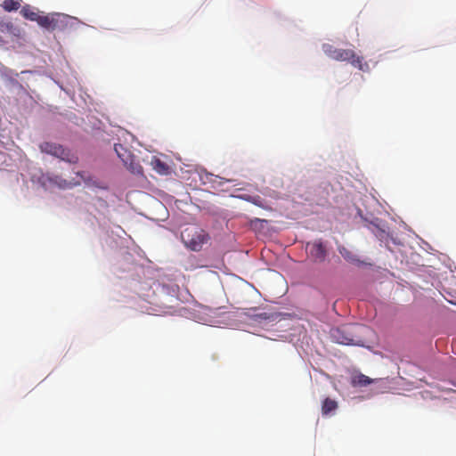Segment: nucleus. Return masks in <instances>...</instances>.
Returning <instances> with one entry per match:
<instances>
[{"instance_id": "9", "label": "nucleus", "mask_w": 456, "mask_h": 456, "mask_svg": "<svg viewBox=\"0 0 456 456\" xmlns=\"http://www.w3.org/2000/svg\"><path fill=\"white\" fill-rule=\"evenodd\" d=\"M151 165L153 169L160 175H167L169 171V167L158 158H153Z\"/></svg>"}, {"instance_id": "13", "label": "nucleus", "mask_w": 456, "mask_h": 456, "mask_svg": "<svg viewBox=\"0 0 456 456\" xmlns=\"http://www.w3.org/2000/svg\"><path fill=\"white\" fill-rule=\"evenodd\" d=\"M261 222H266V221L263 220V219H260V218H254V219L250 220V225L254 226L256 224L261 223Z\"/></svg>"}, {"instance_id": "5", "label": "nucleus", "mask_w": 456, "mask_h": 456, "mask_svg": "<svg viewBox=\"0 0 456 456\" xmlns=\"http://www.w3.org/2000/svg\"><path fill=\"white\" fill-rule=\"evenodd\" d=\"M306 250L314 261L318 263L323 262L327 255L326 248L321 240L308 242Z\"/></svg>"}, {"instance_id": "7", "label": "nucleus", "mask_w": 456, "mask_h": 456, "mask_svg": "<svg viewBox=\"0 0 456 456\" xmlns=\"http://www.w3.org/2000/svg\"><path fill=\"white\" fill-rule=\"evenodd\" d=\"M338 402L329 397L325 398L322 404V415H329L338 409Z\"/></svg>"}, {"instance_id": "1", "label": "nucleus", "mask_w": 456, "mask_h": 456, "mask_svg": "<svg viewBox=\"0 0 456 456\" xmlns=\"http://www.w3.org/2000/svg\"><path fill=\"white\" fill-rule=\"evenodd\" d=\"M322 50L324 53L332 60L338 61H348L360 70H364V68H368V64L363 62V58L357 56L354 51L351 49H339L336 48L332 45L324 44L322 45Z\"/></svg>"}, {"instance_id": "16", "label": "nucleus", "mask_w": 456, "mask_h": 456, "mask_svg": "<svg viewBox=\"0 0 456 456\" xmlns=\"http://www.w3.org/2000/svg\"><path fill=\"white\" fill-rule=\"evenodd\" d=\"M340 253L342 254V256H343L346 259H347V260H349V261H351V262H354V258L351 257V256H350V255H345L342 251H340Z\"/></svg>"}, {"instance_id": "14", "label": "nucleus", "mask_w": 456, "mask_h": 456, "mask_svg": "<svg viewBox=\"0 0 456 456\" xmlns=\"http://www.w3.org/2000/svg\"><path fill=\"white\" fill-rule=\"evenodd\" d=\"M118 148H121V149H122L123 147H122V145H120V144H115V151H116V152L118 153V157H120V158H121V155H120V153H119L120 149H118Z\"/></svg>"}, {"instance_id": "10", "label": "nucleus", "mask_w": 456, "mask_h": 456, "mask_svg": "<svg viewBox=\"0 0 456 456\" xmlns=\"http://www.w3.org/2000/svg\"><path fill=\"white\" fill-rule=\"evenodd\" d=\"M373 382V379L364 374H359L353 378L352 383L354 386L366 387Z\"/></svg>"}, {"instance_id": "8", "label": "nucleus", "mask_w": 456, "mask_h": 456, "mask_svg": "<svg viewBox=\"0 0 456 456\" xmlns=\"http://www.w3.org/2000/svg\"><path fill=\"white\" fill-rule=\"evenodd\" d=\"M20 13L22 14V16L25 19L32 20V21H37V22H38V20L41 17L39 12L37 11H36L35 9H33L29 5L23 6L20 11Z\"/></svg>"}, {"instance_id": "11", "label": "nucleus", "mask_w": 456, "mask_h": 456, "mask_svg": "<svg viewBox=\"0 0 456 456\" xmlns=\"http://www.w3.org/2000/svg\"><path fill=\"white\" fill-rule=\"evenodd\" d=\"M2 6L5 11L12 12L18 10L20 4L18 0H4Z\"/></svg>"}, {"instance_id": "2", "label": "nucleus", "mask_w": 456, "mask_h": 456, "mask_svg": "<svg viewBox=\"0 0 456 456\" xmlns=\"http://www.w3.org/2000/svg\"><path fill=\"white\" fill-rule=\"evenodd\" d=\"M209 239V234L205 230L193 225L185 227L181 232L183 243L192 251L201 250Z\"/></svg>"}, {"instance_id": "3", "label": "nucleus", "mask_w": 456, "mask_h": 456, "mask_svg": "<svg viewBox=\"0 0 456 456\" xmlns=\"http://www.w3.org/2000/svg\"><path fill=\"white\" fill-rule=\"evenodd\" d=\"M362 329L358 326L346 325L331 330V337L338 344L346 346H363L364 341L354 335L356 330Z\"/></svg>"}, {"instance_id": "4", "label": "nucleus", "mask_w": 456, "mask_h": 456, "mask_svg": "<svg viewBox=\"0 0 456 456\" xmlns=\"http://www.w3.org/2000/svg\"><path fill=\"white\" fill-rule=\"evenodd\" d=\"M40 149L43 152L53 155L69 163H77L78 160V158L75 154L64 149L60 144L45 142L40 144Z\"/></svg>"}, {"instance_id": "6", "label": "nucleus", "mask_w": 456, "mask_h": 456, "mask_svg": "<svg viewBox=\"0 0 456 456\" xmlns=\"http://www.w3.org/2000/svg\"><path fill=\"white\" fill-rule=\"evenodd\" d=\"M60 14L41 15L37 24L47 30H54L59 27Z\"/></svg>"}, {"instance_id": "12", "label": "nucleus", "mask_w": 456, "mask_h": 456, "mask_svg": "<svg viewBox=\"0 0 456 456\" xmlns=\"http://www.w3.org/2000/svg\"><path fill=\"white\" fill-rule=\"evenodd\" d=\"M243 199L259 208H262L264 209H269V208H267L264 204V200H262V198L260 196H246Z\"/></svg>"}, {"instance_id": "15", "label": "nucleus", "mask_w": 456, "mask_h": 456, "mask_svg": "<svg viewBox=\"0 0 456 456\" xmlns=\"http://www.w3.org/2000/svg\"><path fill=\"white\" fill-rule=\"evenodd\" d=\"M118 148H121V149H122L123 147H122V145H120V144H115V151H116V152L118 153V157H120V158H121V155H120V153H119L120 149H118Z\"/></svg>"}]
</instances>
